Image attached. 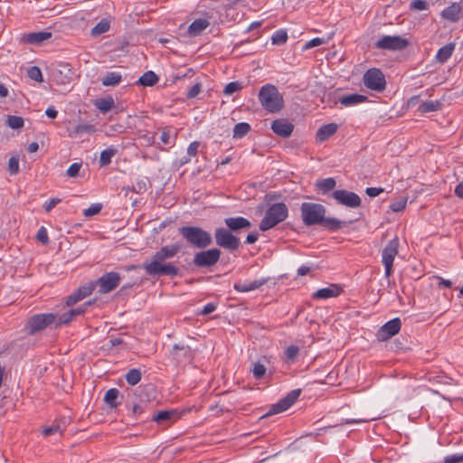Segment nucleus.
Here are the masks:
<instances>
[{
	"mask_svg": "<svg viewBox=\"0 0 463 463\" xmlns=\"http://www.w3.org/2000/svg\"><path fill=\"white\" fill-rule=\"evenodd\" d=\"M180 250L179 243L163 246L151 256L150 260L142 264V268L146 275L151 277L169 276L174 278L178 275L179 269L174 263L166 260L176 256Z\"/></svg>",
	"mask_w": 463,
	"mask_h": 463,
	"instance_id": "1",
	"label": "nucleus"
},
{
	"mask_svg": "<svg viewBox=\"0 0 463 463\" xmlns=\"http://www.w3.org/2000/svg\"><path fill=\"white\" fill-rule=\"evenodd\" d=\"M302 221L307 226L319 224L325 229L335 232L341 229L342 222L333 217H325L324 205L315 203H303L300 207Z\"/></svg>",
	"mask_w": 463,
	"mask_h": 463,
	"instance_id": "2",
	"label": "nucleus"
},
{
	"mask_svg": "<svg viewBox=\"0 0 463 463\" xmlns=\"http://www.w3.org/2000/svg\"><path fill=\"white\" fill-rule=\"evenodd\" d=\"M262 108L269 113H277L284 107V99L278 88L272 84L263 85L258 95Z\"/></svg>",
	"mask_w": 463,
	"mask_h": 463,
	"instance_id": "3",
	"label": "nucleus"
},
{
	"mask_svg": "<svg viewBox=\"0 0 463 463\" xmlns=\"http://www.w3.org/2000/svg\"><path fill=\"white\" fill-rule=\"evenodd\" d=\"M179 234L198 249H205L213 243L211 234L198 226H182L179 228Z\"/></svg>",
	"mask_w": 463,
	"mask_h": 463,
	"instance_id": "4",
	"label": "nucleus"
},
{
	"mask_svg": "<svg viewBox=\"0 0 463 463\" xmlns=\"http://www.w3.org/2000/svg\"><path fill=\"white\" fill-rule=\"evenodd\" d=\"M288 209L284 203L271 204L260 223V230L266 232L287 219Z\"/></svg>",
	"mask_w": 463,
	"mask_h": 463,
	"instance_id": "5",
	"label": "nucleus"
},
{
	"mask_svg": "<svg viewBox=\"0 0 463 463\" xmlns=\"http://www.w3.org/2000/svg\"><path fill=\"white\" fill-rule=\"evenodd\" d=\"M57 324V314L53 313H44V314H36L32 316L26 325L25 327L28 331L29 335H34L46 327L53 326L55 328Z\"/></svg>",
	"mask_w": 463,
	"mask_h": 463,
	"instance_id": "6",
	"label": "nucleus"
},
{
	"mask_svg": "<svg viewBox=\"0 0 463 463\" xmlns=\"http://www.w3.org/2000/svg\"><path fill=\"white\" fill-rule=\"evenodd\" d=\"M363 82L367 89L379 93L383 92L386 88L385 76L377 68L367 70L363 76Z\"/></svg>",
	"mask_w": 463,
	"mask_h": 463,
	"instance_id": "7",
	"label": "nucleus"
},
{
	"mask_svg": "<svg viewBox=\"0 0 463 463\" xmlns=\"http://www.w3.org/2000/svg\"><path fill=\"white\" fill-rule=\"evenodd\" d=\"M399 239L391 240L382 251V263L384 266V277L389 279L393 272V260L398 254Z\"/></svg>",
	"mask_w": 463,
	"mask_h": 463,
	"instance_id": "8",
	"label": "nucleus"
},
{
	"mask_svg": "<svg viewBox=\"0 0 463 463\" xmlns=\"http://www.w3.org/2000/svg\"><path fill=\"white\" fill-rule=\"evenodd\" d=\"M214 239L219 247L231 251L238 250L241 246L240 239L233 235L232 231L223 227L215 229Z\"/></svg>",
	"mask_w": 463,
	"mask_h": 463,
	"instance_id": "9",
	"label": "nucleus"
},
{
	"mask_svg": "<svg viewBox=\"0 0 463 463\" xmlns=\"http://www.w3.org/2000/svg\"><path fill=\"white\" fill-rule=\"evenodd\" d=\"M221 254L217 248L198 251L194 256L193 264L197 268L213 267L219 261Z\"/></svg>",
	"mask_w": 463,
	"mask_h": 463,
	"instance_id": "10",
	"label": "nucleus"
},
{
	"mask_svg": "<svg viewBox=\"0 0 463 463\" xmlns=\"http://www.w3.org/2000/svg\"><path fill=\"white\" fill-rule=\"evenodd\" d=\"M410 43L406 38L399 35H384L375 43V48L387 51H402L409 46Z\"/></svg>",
	"mask_w": 463,
	"mask_h": 463,
	"instance_id": "11",
	"label": "nucleus"
},
{
	"mask_svg": "<svg viewBox=\"0 0 463 463\" xmlns=\"http://www.w3.org/2000/svg\"><path fill=\"white\" fill-rule=\"evenodd\" d=\"M301 393L300 389H295L290 391L286 397L279 400L277 403L273 404L269 411L266 413L265 416H269L277 413L283 412L287 411L289 407H291L296 401L298 399Z\"/></svg>",
	"mask_w": 463,
	"mask_h": 463,
	"instance_id": "12",
	"label": "nucleus"
},
{
	"mask_svg": "<svg viewBox=\"0 0 463 463\" xmlns=\"http://www.w3.org/2000/svg\"><path fill=\"white\" fill-rule=\"evenodd\" d=\"M121 277L118 272H108L95 281L100 294H106L115 289L120 282Z\"/></svg>",
	"mask_w": 463,
	"mask_h": 463,
	"instance_id": "13",
	"label": "nucleus"
},
{
	"mask_svg": "<svg viewBox=\"0 0 463 463\" xmlns=\"http://www.w3.org/2000/svg\"><path fill=\"white\" fill-rule=\"evenodd\" d=\"M332 197L341 205L350 208H356L361 205V198L354 192L345 189L335 190L332 193Z\"/></svg>",
	"mask_w": 463,
	"mask_h": 463,
	"instance_id": "14",
	"label": "nucleus"
},
{
	"mask_svg": "<svg viewBox=\"0 0 463 463\" xmlns=\"http://www.w3.org/2000/svg\"><path fill=\"white\" fill-rule=\"evenodd\" d=\"M402 327V321L399 317L391 319L383 325L377 331L376 337L379 341H387L397 335Z\"/></svg>",
	"mask_w": 463,
	"mask_h": 463,
	"instance_id": "15",
	"label": "nucleus"
},
{
	"mask_svg": "<svg viewBox=\"0 0 463 463\" xmlns=\"http://www.w3.org/2000/svg\"><path fill=\"white\" fill-rule=\"evenodd\" d=\"M171 355L177 364L189 363L194 358V351L186 345L175 344L173 345Z\"/></svg>",
	"mask_w": 463,
	"mask_h": 463,
	"instance_id": "16",
	"label": "nucleus"
},
{
	"mask_svg": "<svg viewBox=\"0 0 463 463\" xmlns=\"http://www.w3.org/2000/svg\"><path fill=\"white\" fill-rule=\"evenodd\" d=\"M91 302H86L82 306L78 307L76 308L70 309L69 311L57 315V324L56 327H59L62 325L70 324L75 317L83 315L89 306H90Z\"/></svg>",
	"mask_w": 463,
	"mask_h": 463,
	"instance_id": "17",
	"label": "nucleus"
},
{
	"mask_svg": "<svg viewBox=\"0 0 463 463\" xmlns=\"http://www.w3.org/2000/svg\"><path fill=\"white\" fill-rule=\"evenodd\" d=\"M294 128V125L291 122H289L287 118L275 119L271 124L272 131L276 135L284 138L291 136Z\"/></svg>",
	"mask_w": 463,
	"mask_h": 463,
	"instance_id": "18",
	"label": "nucleus"
},
{
	"mask_svg": "<svg viewBox=\"0 0 463 463\" xmlns=\"http://www.w3.org/2000/svg\"><path fill=\"white\" fill-rule=\"evenodd\" d=\"M52 33L47 31L24 33L21 37V43L25 44L40 45L44 41L52 38Z\"/></svg>",
	"mask_w": 463,
	"mask_h": 463,
	"instance_id": "19",
	"label": "nucleus"
},
{
	"mask_svg": "<svg viewBox=\"0 0 463 463\" xmlns=\"http://www.w3.org/2000/svg\"><path fill=\"white\" fill-rule=\"evenodd\" d=\"M224 223L232 232H239L241 230H248L251 227V222L241 216L226 218L224 219Z\"/></svg>",
	"mask_w": 463,
	"mask_h": 463,
	"instance_id": "20",
	"label": "nucleus"
},
{
	"mask_svg": "<svg viewBox=\"0 0 463 463\" xmlns=\"http://www.w3.org/2000/svg\"><path fill=\"white\" fill-rule=\"evenodd\" d=\"M342 292V288L338 284H330L327 288H319L313 293L314 299H326L338 297Z\"/></svg>",
	"mask_w": 463,
	"mask_h": 463,
	"instance_id": "21",
	"label": "nucleus"
},
{
	"mask_svg": "<svg viewBox=\"0 0 463 463\" xmlns=\"http://www.w3.org/2000/svg\"><path fill=\"white\" fill-rule=\"evenodd\" d=\"M462 6L459 3H452L449 6L446 7L441 16L450 22H458L461 18Z\"/></svg>",
	"mask_w": 463,
	"mask_h": 463,
	"instance_id": "22",
	"label": "nucleus"
},
{
	"mask_svg": "<svg viewBox=\"0 0 463 463\" xmlns=\"http://www.w3.org/2000/svg\"><path fill=\"white\" fill-rule=\"evenodd\" d=\"M178 418L179 413L175 410L160 411L153 415L152 420L158 424H163L165 422L175 421Z\"/></svg>",
	"mask_w": 463,
	"mask_h": 463,
	"instance_id": "23",
	"label": "nucleus"
},
{
	"mask_svg": "<svg viewBox=\"0 0 463 463\" xmlns=\"http://www.w3.org/2000/svg\"><path fill=\"white\" fill-rule=\"evenodd\" d=\"M267 282L266 279L260 280H253L250 282H236L233 285V288L238 292H249L260 288Z\"/></svg>",
	"mask_w": 463,
	"mask_h": 463,
	"instance_id": "24",
	"label": "nucleus"
},
{
	"mask_svg": "<svg viewBox=\"0 0 463 463\" xmlns=\"http://www.w3.org/2000/svg\"><path fill=\"white\" fill-rule=\"evenodd\" d=\"M337 125L335 123H329L321 126L316 135V138L318 142H324L333 136L337 131Z\"/></svg>",
	"mask_w": 463,
	"mask_h": 463,
	"instance_id": "25",
	"label": "nucleus"
},
{
	"mask_svg": "<svg viewBox=\"0 0 463 463\" xmlns=\"http://www.w3.org/2000/svg\"><path fill=\"white\" fill-rule=\"evenodd\" d=\"M368 100L367 96L352 93L339 98V102L345 107H352Z\"/></svg>",
	"mask_w": 463,
	"mask_h": 463,
	"instance_id": "26",
	"label": "nucleus"
},
{
	"mask_svg": "<svg viewBox=\"0 0 463 463\" xmlns=\"http://www.w3.org/2000/svg\"><path fill=\"white\" fill-rule=\"evenodd\" d=\"M210 25L206 19H195L188 27V33L192 36L199 35L203 30Z\"/></svg>",
	"mask_w": 463,
	"mask_h": 463,
	"instance_id": "27",
	"label": "nucleus"
},
{
	"mask_svg": "<svg viewBox=\"0 0 463 463\" xmlns=\"http://www.w3.org/2000/svg\"><path fill=\"white\" fill-rule=\"evenodd\" d=\"M456 44L454 43H449L439 49L436 59L439 62H446L452 55L455 50Z\"/></svg>",
	"mask_w": 463,
	"mask_h": 463,
	"instance_id": "28",
	"label": "nucleus"
},
{
	"mask_svg": "<svg viewBox=\"0 0 463 463\" xmlns=\"http://www.w3.org/2000/svg\"><path fill=\"white\" fill-rule=\"evenodd\" d=\"M95 131L96 127L93 124H79L70 130L69 136L74 137L84 134H92Z\"/></svg>",
	"mask_w": 463,
	"mask_h": 463,
	"instance_id": "29",
	"label": "nucleus"
},
{
	"mask_svg": "<svg viewBox=\"0 0 463 463\" xmlns=\"http://www.w3.org/2000/svg\"><path fill=\"white\" fill-rule=\"evenodd\" d=\"M336 185V182L333 177L317 180L316 183V188L318 192L323 194L332 191Z\"/></svg>",
	"mask_w": 463,
	"mask_h": 463,
	"instance_id": "30",
	"label": "nucleus"
},
{
	"mask_svg": "<svg viewBox=\"0 0 463 463\" xmlns=\"http://www.w3.org/2000/svg\"><path fill=\"white\" fill-rule=\"evenodd\" d=\"M122 80V76L117 71H108L101 80V83L106 87H114L118 85Z\"/></svg>",
	"mask_w": 463,
	"mask_h": 463,
	"instance_id": "31",
	"label": "nucleus"
},
{
	"mask_svg": "<svg viewBox=\"0 0 463 463\" xmlns=\"http://www.w3.org/2000/svg\"><path fill=\"white\" fill-rule=\"evenodd\" d=\"M119 391L116 388L108 390L104 396V402L110 409H116L119 405L118 399L119 397Z\"/></svg>",
	"mask_w": 463,
	"mask_h": 463,
	"instance_id": "32",
	"label": "nucleus"
},
{
	"mask_svg": "<svg viewBox=\"0 0 463 463\" xmlns=\"http://www.w3.org/2000/svg\"><path fill=\"white\" fill-rule=\"evenodd\" d=\"M158 80L157 75L154 71H147L138 79L137 84L152 87L157 83Z\"/></svg>",
	"mask_w": 463,
	"mask_h": 463,
	"instance_id": "33",
	"label": "nucleus"
},
{
	"mask_svg": "<svg viewBox=\"0 0 463 463\" xmlns=\"http://www.w3.org/2000/svg\"><path fill=\"white\" fill-rule=\"evenodd\" d=\"M117 152L118 150L113 146H109L107 149L103 150L100 153L99 160V165L101 167L109 165L111 163L112 157L117 154Z\"/></svg>",
	"mask_w": 463,
	"mask_h": 463,
	"instance_id": "34",
	"label": "nucleus"
},
{
	"mask_svg": "<svg viewBox=\"0 0 463 463\" xmlns=\"http://www.w3.org/2000/svg\"><path fill=\"white\" fill-rule=\"evenodd\" d=\"M441 106L442 104L439 100H427L419 106L418 110L421 113H428L440 109Z\"/></svg>",
	"mask_w": 463,
	"mask_h": 463,
	"instance_id": "35",
	"label": "nucleus"
},
{
	"mask_svg": "<svg viewBox=\"0 0 463 463\" xmlns=\"http://www.w3.org/2000/svg\"><path fill=\"white\" fill-rule=\"evenodd\" d=\"M250 130V126L246 122L237 123L233 128V137L241 138L246 136Z\"/></svg>",
	"mask_w": 463,
	"mask_h": 463,
	"instance_id": "36",
	"label": "nucleus"
},
{
	"mask_svg": "<svg viewBox=\"0 0 463 463\" xmlns=\"http://www.w3.org/2000/svg\"><path fill=\"white\" fill-rule=\"evenodd\" d=\"M95 105L100 112L106 113L113 108L114 100L112 98L99 99L96 101Z\"/></svg>",
	"mask_w": 463,
	"mask_h": 463,
	"instance_id": "37",
	"label": "nucleus"
},
{
	"mask_svg": "<svg viewBox=\"0 0 463 463\" xmlns=\"http://www.w3.org/2000/svg\"><path fill=\"white\" fill-rule=\"evenodd\" d=\"M126 380L128 384L136 385L141 380V372L139 369H130L126 374Z\"/></svg>",
	"mask_w": 463,
	"mask_h": 463,
	"instance_id": "38",
	"label": "nucleus"
},
{
	"mask_svg": "<svg viewBox=\"0 0 463 463\" xmlns=\"http://www.w3.org/2000/svg\"><path fill=\"white\" fill-rule=\"evenodd\" d=\"M95 288H96L95 281H90V282L79 287L77 291L79 292V294L80 295V297L83 299V298H87L88 296H90L93 292Z\"/></svg>",
	"mask_w": 463,
	"mask_h": 463,
	"instance_id": "39",
	"label": "nucleus"
},
{
	"mask_svg": "<svg viewBox=\"0 0 463 463\" xmlns=\"http://www.w3.org/2000/svg\"><path fill=\"white\" fill-rule=\"evenodd\" d=\"M175 137H176V134L175 135V137H172L171 130L169 128H164L161 132L160 141L165 145L174 146L175 141Z\"/></svg>",
	"mask_w": 463,
	"mask_h": 463,
	"instance_id": "40",
	"label": "nucleus"
},
{
	"mask_svg": "<svg viewBox=\"0 0 463 463\" xmlns=\"http://www.w3.org/2000/svg\"><path fill=\"white\" fill-rule=\"evenodd\" d=\"M287 40H288V33L284 30L276 31L271 37L272 43L276 44V45L284 44L287 42Z\"/></svg>",
	"mask_w": 463,
	"mask_h": 463,
	"instance_id": "41",
	"label": "nucleus"
},
{
	"mask_svg": "<svg viewBox=\"0 0 463 463\" xmlns=\"http://www.w3.org/2000/svg\"><path fill=\"white\" fill-rule=\"evenodd\" d=\"M27 76L31 80H35L36 82L43 81L42 71H41L40 68L37 66L30 67L27 71Z\"/></svg>",
	"mask_w": 463,
	"mask_h": 463,
	"instance_id": "42",
	"label": "nucleus"
},
{
	"mask_svg": "<svg viewBox=\"0 0 463 463\" xmlns=\"http://www.w3.org/2000/svg\"><path fill=\"white\" fill-rule=\"evenodd\" d=\"M7 125L13 129H19L24 127V119L18 116H8Z\"/></svg>",
	"mask_w": 463,
	"mask_h": 463,
	"instance_id": "43",
	"label": "nucleus"
},
{
	"mask_svg": "<svg viewBox=\"0 0 463 463\" xmlns=\"http://www.w3.org/2000/svg\"><path fill=\"white\" fill-rule=\"evenodd\" d=\"M253 376L255 379L260 380L263 378L266 373V367L264 364L260 362L254 363L253 368L251 370Z\"/></svg>",
	"mask_w": 463,
	"mask_h": 463,
	"instance_id": "44",
	"label": "nucleus"
},
{
	"mask_svg": "<svg viewBox=\"0 0 463 463\" xmlns=\"http://www.w3.org/2000/svg\"><path fill=\"white\" fill-rule=\"evenodd\" d=\"M242 89V85L241 82L239 81H232V82H229L224 90H223V93L225 95H232L233 94L234 92L240 90Z\"/></svg>",
	"mask_w": 463,
	"mask_h": 463,
	"instance_id": "45",
	"label": "nucleus"
},
{
	"mask_svg": "<svg viewBox=\"0 0 463 463\" xmlns=\"http://www.w3.org/2000/svg\"><path fill=\"white\" fill-rule=\"evenodd\" d=\"M299 354V348L297 345H291L285 350V355L288 361L293 362Z\"/></svg>",
	"mask_w": 463,
	"mask_h": 463,
	"instance_id": "46",
	"label": "nucleus"
},
{
	"mask_svg": "<svg viewBox=\"0 0 463 463\" xmlns=\"http://www.w3.org/2000/svg\"><path fill=\"white\" fill-rule=\"evenodd\" d=\"M406 203H407V198L402 197V198H400L399 200L392 203L390 205V209L394 213H399L406 207Z\"/></svg>",
	"mask_w": 463,
	"mask_h": 463,
	"instance_id": "47",
	"label": "nucleus"
},
{
	"mask_svg": "<svg viewBox=\"0 0 463 463\" xmlns=\"http://www.w3.org/2000/svg\"><path fill=\"white\" fill-rule=\"evenodd\" d=\"M109 24L104 20L98 23L92 29V34H101L108 32Z\"/></svg>",
	"mask_w": 463,
	"mask_h": 463,
	"instance_id": "48",
	"label": "nucleus"
},
{
	"mask_svg": "<svg viewBox=\"0 0 463 463\" xmlns=\"http://www.w3.org/2000/svg\"><path fill=\"white\" fill-rule=\"evenodd\" d=\"M102 205L100 203H93L89 208L83 211V214L86 217H91L100 213Z\"/></svg>",
	"mask_w": 463,
	"mask_h": 463,
	"instance_id": "49",
	"label": "nucleus"
},
{
	"mask_svg": "<svg viewBox=\"0 0 463 463\" xmlns=\"http://www.w3.org/2000/svg\"><path fill=\"white\" fill-rule=\"evenodd\" d=\"M8 171L11 175H16L19 172V159L16 156H11L9 158Z\"/></svg>",
	"mask_w": 463,
	"mask_h": 463,
	"instance_id": "50",
	"label": "nucleus"
},
{
	"mask_svg": "<svg viewBox=\"0 0 463 463\" xmlns=\"http://www.w3.org/2000/svg\"><path fill=\"white\" fill-rule=\"evenodd\" d=\"M81 163H73L70 165V167L66 171V175L69 177H76L79 175L80 170L81 168Z\"/></svg>",
	"mask_w": 463,
	"mask_h": 463,
	"instance_id": "51",
	"label": "nucleus"
},
{
	"mask_svg": "<svg viewBox=\"0 0 463 463\" xmlns=\"http://www.w3.org/2000/svg\"><path fill=\"white\" fill-rule=\"evenodd\" d=\"M326 43V41H325L323 38H318V37H317V38H314V39H312V40H310V41L307 42V43L304 44V46H303V48H302V49H303L304 51H305V50H309V49H311V48H314V47L319 46V45H321V44H323V43Z\"/></svg>",
	"mask_w": 463,
	"mask_h": 463,
	"instance_id": "52",
	"label": "nucleus"
},
{
	"mask_svg": "<svg viewBox=\"0 0 463 463\" xmlns=\"http://www.w3.org/2000/svg\"><path fill=\"white\" fill-rule=\"evenodd\" d=\"M82 300V298L77 290L66 298L65 304L68 307L75 305L77 302Z\"/></svg>",
	"mask_w": 463,
	"mask_h": 463,
	"instance_id": "53",
	"label": "nucleus"
},
{
	"mask_svg": "<svg viewBox=\"0 0 463 463\" xmlns=\"http://www.w3.org/2000/svg\"><path fill=\"white\" fill-rule=\"evenodd\" d=\"M36 239L43 244H47L49 242L47 230L43 226L38 230Z\"/></svg>",
	"mask_w": 463,
	"mask_h": 463,
	"instance_id": "54",
	"label": "nucleus"
},
{
	"mask_svg": "<svg viewBox=\"0 0 463 463\" xmlns=\"http://www.w3.org/2000/svg\"><path fill=\"white\" fill-rule=\"evenodd\" d=\"M202 90V84L200 82L195 83L187 91L186 97L187 99L195 98Z\"/></svg>",
	"mask_w": 463,
	"mask_h": 463,
	"instance_id": "55",
	"label": "nucleus"
},
{
	"mask_svg": "<svg viewBox=\"0 0 463 463\" xmlns=\"http://www.w3.org/2000/svg\"><path fill=\"white\" fill-rule=\"evenodd\" d=\"M411 9L423 11L428 9V3L424 0H414L411 3Z\"/></svg>",
	"mask_w": 463,
	"mask_h": 463,
	"instance_id": "56",
	"label": "nucleus"
},
{
	"mask_svg": "<svg viewBox=\"0 0 463 463\" xmlns=\"http://www.w3.org/2000/svg\"><path fill=\"white\" fill-rule=\"evenodd\" d=\"M444 463H463V454H453L444 458Z\"/></svg>",
	"mask_w": 463,
	"mask_h": 463,
	"instance_id": "57",
	"label": "nucleus"
},
{
	"mask_svg": "<svg viewBox=\"0 0 463 463\" xmlns=\"http://www.w3.org/2000/svg\"><path fill=\"white\" fill-rule=\"evenodd\" d=\"M146 407H147V404L144 403L142 402L140 403H136L132 407V414L134 416H138L145 411Z\"/></svg>",
	"mask_w": 463,
	"mask_h": 463,
	"instance_id": "58",
	"label": "nucleus"
},
{
	"mask_svg": "<svg viewBox=\"0 0 463 463\" xmlns=\"http://www.w3.org/2000/svg\"><path fill=\"white\" fill-rule=\"evenodd\" d=\"M60 198H52L51 200L44 203L43 207L44 210L49 213L51 212L59 203H61Z\"/></svg>",
	"mask_w": 463,
	"mask_h": 463,
	"instance_id": "59",
	"label": "nucleus"
},
{
	"mask_svg": "<svg viewBox=\"0 0 463 463\" xmlns=\"http://www.w3.org/2000/svg\"><path fill=\"white\" fill-rule=\"evenodd\" d=\"M200 146V143L197 141L192 142L187 148V155L188 156H196L198 152V147Z\"/></svg>",
	"mask_w": 463,
	"mask_h": 463,
	"instance_id": "60",
	"label": "nucleus"
},
{
	"mask_svg": "<svg viewBox=\"0 0 463 463\" xmlns=\"http://www.w3.org/2000/svg\"><path fill=\"white\" fill-rule=\"evenodd\" d=\"M383 191L381 187H367L365 193L369 197H375L383 193Z\"/></svg>",
	"mask_w": 463,
	"mask_h": 463,
	"instance_id": "61",
	"label": "nucleus"
},
{
	"mask_svg": "<svg viewBox=\"0 0 463 463\" xmlns=\"http://www.w3.org/2000/svg\"><path fill=\"white\" fill-rule=\"evenodd\" d=\"M216 307H217L216 304L212 303V302L208 303L203 307V308L202 309L200 314L204 315V316L209 315V314L213 313V311H215Z\"/></svg>",
	"mask_w": 463,
	"mask_h": 463,
	"instance_id": "62",
	"label": "nucleus"
},
{
	"mask_svg": "<svg viewBox=\"0 0 463 463\" xmlns=\"http://www.w3.org/2000/svg\"><path fill=\"white\" fill-rule=\"evenodd\" d=\"M59 431H61L60 426L59 425H52V426H50V427H47V428L43 429V434L47 437V436L52 435V434H54L56 432H59Z\"/></svg>",
	"mask_w": 463,
	"mask_h": 463,
	"instance_id": "63",
	"label": "nucleus"
},
{
	"mask_svg": "<svg viewBox=\"0 0 463 463\" xmlns=\"http://www.w3.org/2000/svg\"><path fill=\"white\" fill-rule=\"evenodd\" d=\"M436 279H438V287L440 288H450L452 287V282L449 279H445L439 276L435 277Z\"/></svg>",
	"mask_w": 463,
	"mask_h": 463,
	"instance_id": "64",
	"label": "nucleus"
}]
</instances>
